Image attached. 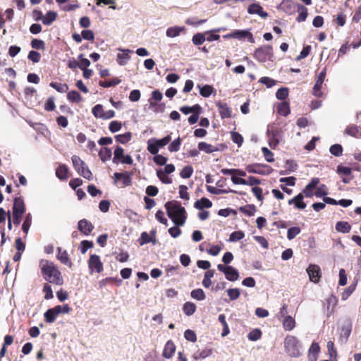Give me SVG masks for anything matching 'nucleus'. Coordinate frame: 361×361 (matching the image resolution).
I'll use <instances>...</instances> for the list:
<instances>
[{
	"instance_id": "f257e3e1",
	"label": "nucleus",
	"mask_w": 361,
	"mask_h": 361,
	"mask_svg": "<svg viewBox=\"0 0 361 361\" xmlns=\"http://www.w3.org/2000/svg\"><path fill=\"white\" fill-rule=\"evenodd\" d=\"M39 268L43 279L49 283L61 286L63 283V278L54 262L47 259H42L39 262Z\"/></svg>"
},
{
	"instance_id": "f03ea898",
	"label": "nucleus",
	"mask_w": 361,
	"mask_h": 361,
	"mask_svg": "<svg viewBox=\"0 0 361 361\" xmlns=\"http://www.w3.org/2000/svg\"><path fill=\"white\" fill-rule=\"evenodd\" d=\"M167 214L176 226H183L186 219L185 209L177 202H167L165 204Z\"/></svg>"
},
{
	"instance_id": "7ed1b4c3",
	"label": "nucleus",
	"mask_w": 361,
	"mask_h": 361,
	"mask_svg": "<svg viewBox=\"0 0 361 361\" xmlns=\"http://www.w3.org/2000/svg\"><path fill=\"white\" fill-rule=\"evenodd\" d=\"M285 352L292 357H298L301 355L300 350V341L296 336L287 335L283 341Z\"/></svg>"
},
{
	"instance_id": "20e7f679",
	"label": "nucleus",
	"mask_w": 361,
	"mask_h": 361,
	"mask_svg": "<svg viewBox=\"0 0 361 361\" xmlns=\"http://www.w3.org/2000/svg\"><path fill=\"white\" fill-rule=\"evenodd\" d=\"M72 163L74 169L83 178L90 180L93 178L92 173L89 169L85 161L77 155H73L71 157Z\"/></svg>"
},
{
	"instance_id": "39448f33",
	"label": "nucleus",
	"mask_w": 361,
	"mask_h": 361,
	"mask_svg": "<svg viewBox=\"0 0 361 361\" xmlns=\"http://www.w3.org/2000/svg\"><path fill=\"white\" fill-rule=\"evenodd\" d=\"M245 170L250 173H256L259 175H269L274 169L265 164L255 163L248 164L245 166Z\"/></svg>"
},
{
	"instance_id": "423d86ee",
	"label": "nucleus",
	"mask_w": 361,
	"mask_h": 361,
	"mask_svg": "<svg viewBox=\"0 0 361 361\" xmlns=\"http://www.w3.org/2000/svg\"><path fill=\"white\" fill-rule=\"evenodd\" d=\"M255 58L259 62H265L273 56V49L271 45H265L257 48L254 54Z\"/></svg>"
},
{
	"instance_id": "0eeeda50",
	"label": "nucleus",
	"mask_w": 361,
	"mask_h": 361,
	"mask_svg": "<svg viewBox=\"0 0 361 361\" xmlns=\"http://www.w3.org/2000/svg\"><path fill=\"white\" fill-rule=\"evenodd\" d=\"M113 162L115 164L121 162L122 164L131 165L133 163V160L130 155H124V149L118 145L114 149Z\"/></svg>"
},
{
	"instance_id": "6e6552de",
	"label": "nucleus",
	"mask_w": 361,
	"mask_h": 361,
	"mask_svg": "<svg viewBox=\"0 0 361 361\" xmlns=\"http://www.w3.org/2000/svg\"><path fill=\"white\" fill-rule=\"evenodd\" d=\"M326 75V68L323 69L317 75L316 82L313 87L312 93L317 97H322V87Z\"/></svg>"
},
{
	"instance_id": "1a4fd4ad",
	"label": "nucleus",
	"mask_w": 361,
	"mask_h": 361,
	"mask_svg": "<svg viewBox=\"0 0 361 361\" xmlns=\"http://www.w3.org/2000/svg\"><path fill=\"white\" fill-rule=\"evenodd\" d=\"M88 267L92 272L95 271L97 273H100L103 271V264L99 257L96 255L90 256L88 260Z\"/></svg>"
},
{
	"instance_id": "9d476101",
	"label": "nucleus",
	"mask_w": 361,
	"mask_h": 361,
	"mask_svg": "<svg viewBox=\"0 0 361 361\" xmlns=\"http://www.w3.org/2000/svg\"><path fill=\"white\" fill-rule=\"evenodd\" d=\"M307 272L311 281L314 283L319 281L322 276V272L318 265L310 264L307 269Z\"/></svg>"
},
{
	"instance_id": "9b49d317",
	"label": "nucleus",
	"mask_w": 361,
	"mask_h": 361,
	"mask_svg": "<svg viewBox=\"0 0 361 361\" xmlns=\"http://www.w3.org/2000/svg\"><path fill=\"white\" fill-rule=\"evenodd\" d=\"M319 183V178H312L310 182L305 186L301 193L304 197H312L314 195V190H316L317 185Z\"/></svg>"
},
{
	"instance_id": "f8f14e48",
	"label": "nucleus",
	"mask_w": 361,
	"mask_h": 361,
	"mask_svg": "<svg viewBox=\"0 0 361 361\" xmlns=\"http://www.w3.org/2000/svg\"><path fill=\"white\" fill-rule=\"evenodd\" d=\"M337 173L344 176L342 178V181L344 183H348L353 179L352 169L350 167L339 165L337 167Z\"/></svg>"
},
{
	"instance_id": "ddd939ff",
	"label": "nucleus",
	"mask_w": 361,
	"mask_h": 361,
	"mask_svg": "<svg viewBox=\"0 0 361 361\" xmlns=\"http://www.w3.org/2000/svg\"><path fill=\"white\" fill-rule=\"evenodd\" d=\"M219 115L222 119L229 118L231 117V109L226 103L218 102L216 104Z\"/></svg>"
},
{
	"instance_id": "4468645a",
	"label": "nucleus",
	"mask_w": 361,
	"mask_h": 361,
	"mask_svg": "<svg viewBox=\"0 0 361 361\" xmlns=\"http://www.w3.org/2000/svg\"><path fill=\"white\" fill-rule=\"evenodd\" d=\"M114 177L115 178V182L116 183L118 180L122 181V186L121 187H126L129 186L132 183V179L130 176L127 173H118L116 172L114 174Z\"/></svg>"
},
{
	"instance_id": "2eb2a0df",
	"label": "nucleus",
	"mask_w": 361,
	"mask_h": 361,
	"mask_svg": "<svg viewBox=\"0 0 361 361\" xmlns=\"http://www.w3.org/2000/svg\"><path fill=\"white\" fill-rule=\"evenodd\" d=\"M247 13L250 14H257L262 18H266L268 16V13L258 4H250L247 8Z\"/></svg>"
},
{
	"instance_id": "dca6fc26",
	"label": "nucleus",
	"mask_w": 361,
	"mask_h": 361,
	"mask_svg": "<svg viewBox=\"0 0 361 361\" xmlns=\"http://www.w3.org/2000/svg\"><path fill=\"white\" fill-rule=\"evenodd\" d=\"M25 212V205L22 197H16L13 201V213L23 214Z\"/></svg>"
},
{
	"instance_id": "f3484780",
	"label": "nucleus",
	"mask_w": 361,
	"mask_h": 361,
	"mask_svg": "<svg viewBox=\"0 0 361 361\" xmlns=\"http://www.w3.org/2000/svg\"><path fill=\"white\" fill-rule=\"evenodd\" d=\"M303 194L299 193L293 198L288 200V204H293L294 207L298 209H304L306 207V203L303 201Z\"/></svg>"
},
{
	"instance_id": "a211bd4d",
	"label": "nucleus",
	"mask_w": 361,
	"mask_h": 361,
	"mask_svg": "<svg viewBox=\"0 0 361 361\" xmlns=\"http://www.w3.org/2000/svg\"><path fill=\"white\" fill-rule=\"evenodd\" d=\"M78 230L85 235H89L94 228V226L92 224L90 221H88L87 219H82L79 221Z\"/></svg>"
},
{
	"instance_id": "6ab92c4d",
	"label": "nucleus",
	"mask_w": 361,
	"mask_h": 361,
	"mask_svg": "<svg viewBox=\"0 0 361 361\" xmlns=\"http://www.w3.org/2000/svg\"><path fill=\"white\" fill-rule=\"evenodd\" d=\"M60 314L59 307H56V306L53 308L49 309L46 311L44 314V320L47 323H53L56 317Z\"/></svg>"
},
{
	"instance_id": "aec40b11",
	"label": "nucleus",
	"mask_w": 361,
	"mask_h": 361,
	"mask_svg": "<svg viewBox=\"0 0 361 361\" xmlns=\"http://www.w3.org/2000/svg\"><path fill=\"white\" fill-rule=\"evenodd\" d=\"M176 348L174 343L171 340L168 341L166 342V343L164 346V350H163V353H162L163 357L166 359L171 358L174 355Z\"/></svg>"
},
{
	"instance_id": "412c9836",
	"label": "nucleus",
	"mask_w": 361,
	"mask_h": 361,
	"mask_svg": "<svg viewBox=\"0 0 361 361\" xmlns=\"http://www.w3.org/2000/svg\"><path fill=\"white\" fill-rule=\"evenodd\" d=\"M68 173V168L65 164H60L56 170V176L61 180H66L69 178Z\"/></svg>"
},
{
	"instance_id": "4be33fe9",
	"label": "nucleus",
	"mask_w": 361,
	"mask_h": 361,
	"mask_svg": "<svg viewBox=\"0 0 361 361\" xmlns=\"http://www.w3.org/2000/svg\"><path fill=\"white\" fill-rule=\"evenodd\" d=\"M320 347L317 343L313 342L309 348L308 359L310 361H317Z\"/></svg>"
},
{
	"instance_id": "5701e85b",
	"label": "nucleus",
	"mask_w": 361,
	"mask_h": 361,
	"mask_svg": "<svg viewBox=\"0 0 361 361\" xmlns=\"http://www.w3.org/2000/svg\"><path fill=\"white\" fill-rule=\"evenodd\" d=\"M57 259L63 264L71 267L73 264L72 262L66 252V250H58Z\"/></svg>"
},
{
	"instance_id": "b1692460",
	"label": "nucleus",
	"mask_w": 361,
	"mask_h": 361,
	"mask_svg": "<svg viewBox=\"0 0 361 361\" xmlns=\"http://www.w3.org/2000/svg\"><path fill=\"white\" fill-rule=\"evenodd\" d=\"M207 190L209 192L214 195H221V194H227L229 192L238 193L239 195H243L241 192H236L235 190H231L230 188L228 189H221L217 188L211 185H207Z\"/></svg>"
},
{
	"instance_id": "393cba45",
	"label": "nucleus",
	"mask_w": 361,
	"mask_h": 361,
	"mask_svg": "<svg viewBox=\"0 0 361 361\" xmlns=\"http://www.w3.org/2000/svg\"><path fill=\"white\" fill-rule=\"evenodd\" d=\"M281 322L283 329L287 331H292L296 326L295 320L291 316L286 317Z\"/></svg>"
},
{
	"instance_id": "a878e982",
	"label": "nucleus",
	"mask_w": 361,
	"mask_h": 361,
	"mask_svg": "<svg viewBox=\"0 0 361 361\" xmlns=\"http://www.w3.org/2000/svg\"><path fill=\"white\" fill-rule=\"evenodd\" d=\"M155 234L156 232L154 231H152L150 232V235H149L147 232H143L141 234L140 238H139L138 241L140 245H143L145 243H148L149 242H155Z\"/></svg>"
},
{
	"instance_id": "bb28decb",
	"label": "nucleus",
	"mask_w": 361,
	"mask_h": 361,
	"mask_svg": "<svg viewBox=\"0 0 361 361\" xmlns=\"http://www.w3.org/2000/svg\"><path fill=\"white\" fill-rule=\"evenodd\" d=\"M345 133L355 138L361 137V128L356 125H350L345 130Z\"/></svg>"
},
{
	"instance_id": "cd10ccee",
	"label": "nucleus",
	"mask_w": 361,
	"mask_h": 361,
	"mask_svg": "<svg viewBox=\"0 0 361 361\" xmlns=\"http://www.w3.org/2000/svg\"><path fill=\"white\" fill-rule=\"evenodd\" d=\"M232 36L234 39H241L249 37L250 41L252 40V35L248 30H235L232 32Z\"/></svg>"
},
{
	"instance_id": "c85d7f7f",
	"label": "nucleus",
	"mask_w": 361,
	"mask_h": 361,
	"mask_svg": "<svg viewBox=\"0 0 361 361\" xmlns=\"http://www.w3.org/2000/svg\"><path fill=\"white\" fill-rule=\"evenodd\" d=\"M226 279L230 281H235L238 279L239 274L237 269L231 266H228L226 271H224Z\"/></svg>"
},
{
	"instance_id": "c756f323",
	"label": "nucleus",
	"mask_w": 361,
	"mask_h": 361,
	"mask_svg": "<svg viewBox=\"0 0 361 361\" xmlns=\"http://www.w3.org/2000/svg\"><path fill=\"white\" fill-rule=\"evenodd\" d=\"M119 50L122 51L123 53L118 54L117 55V62L121 66H124L127 61L130 59L129 53L132 52L131 50L129 49H121Z\"/></svg>"
},
{
	"instance_id": "7c9ffc66",
	"label": "nucleus",
	"mask_w": 361,
	"mask_h": 361,
	"mask_svg": "<svg viewBox=\"0 0 361 361\" xmlns=\"http://www.w3.org/2000/svg\"><path fill=\"white\" fill-rule=\"evenodd\" d=\"M57 16L58 15L56 12L49 11L43 16L42 23L44 25H50L56 20Z\"/></svg>"
},
{
	"instance_id": "2f4dec72",
	"label": "nucleus",
	"mask_w": 361,
	"mask_h": 361,
	"mask_svg": "<svg viewBox=\"0 0 361 361\" xmlns=\"http://www.w3.org/2000/svg\"><path fill=\"white\" fill-rule=\"evenodd\" d=\"M198 149H199V150L203 151L207 154H210V153H212V152H216L219 150L218 147H216L211 144L207 143L205 142H199Z\"/></svg>"
},
{
	"instance_id": "473e14b6",
	"label": "nucleus",
	"mask_w": 361,
	"mask_h": 361,
	"mask_svg": "<svg viewBox=\"0 0 361 361\" xmlns=\"http://www.w3.org/2000/svg\"><path fill=\"white\" fill-rule=\"evenodd\" d=\"M212 206V202L207 197H202L195 202L194 207L197 209H202L204 208H210Z\"/></svg>"
},
{
	"instance_id": "72a5a7b5",
	"label": "nucleus",
	"mask_w": 361,
	"mask_h": 361,
	"mask_svg": "<svg viewBox=\"0 0 361 361\" xmlns=\"http://www.w3.org/2000/svg\"><path fill=\"white\" fill-rule=\"evenodd\" d=\"M298 12L299 13V14L296 18V20L299 23L305 21L308 15L307 8L302 4H298Z\"/></svg>"
},
{
	"instance_id": "f704fd0d",
	"label": "nucleus",
	"mask_w": 361,
	"mask_h": 361,
	"mask_svg": "<svg viewBox=\"0 0 361 361\" xmlns=\"http://www.w3.org/2000/svg\"><path fill=\"white\" fill-rule=\"evenodd\" d=\"M67 99L71 102L79 103L82 101V97L78 92L71 90L68 92Z\"/></svg>"
},
{
	"instance_id": "c9c22d12",
	"label": "nucleus",
	"mask_w": 361,
	"mask_h": 361,
	"mask_svg": "<svg viewBox=\"0 0 361 361\" xmlns=\"http://www.w3.org/2000/svg\"><path fill=\"white\" fill-rule=\"evenodd\" d=\"M196 305L192 302H186L183 307V311L187 316L193 314L196 311Z\"/></svg>"
},
{
	"instance_id": "e433bc0d",
	"label": "nucleus",
	"mask_w": 361,
	"mask_h": 361,
	"mask_svg": "<svg viewBox=\"0 0 361 361\" xmlns=\"http://www.w3.org/2000/svg\"><path fill=\"white\" fill-rule=\"evenodd\" d=\"M112 155V152L111 149L108 147H102L99 152V157L101 159V160L104 162L106 161L107 160L110 159Z\"/></svg>"
},
{
	"instance_id": "4c0bfd02",
	"label": "nucleus",
	"mask_w": 361,
	"mask_h": 361,
	"mask_svg": "<svg viewBox=\"0 0 361 361\" xmlns=\"http://www.w3.org/2000/svg\"><path fill=\"white\" fill-rule=\"evenodd\" d=\"M278 113L283 116H287L290 113V106L288 102H283L277 107Z\"/></svg>"
},
{
	"instance_id": "58836bf2",
	"label": "nucleus",
	"mask_w": 361,
	"mask_h": 361,
	"mask_svg": "<svg viewBox=\"0 0 361 361\" xmlns=\"http://www.w3.org/2000/svg\"><path fill=\"white\" fill-rule=\"evenodd\" d=\"M351 226L347 221H338L336 224V230L338 232L347 233L350 231Z\"/></svg>"
},
{
	"instance_id": "ea45409f",
	"label": "nucleus",
	"mask_w": 361,
	"mask_h": 361,
	"mask_svg": "<svg viewBox=\"0 0 361 361\" xmlns=\"http://www.w3.org/2000/svg\"><path fill=\"white\" fill-rule=\"evenodd\" d=\"M185 29L184 27H171L166 30V35L169 37H176Z\"/></svg>"
},
{
	"instance_id": "a19ab883",
	"label": "nucleus",
	"mask_w": 361,
	"mask_h": 361,
	"mask_svg": "<svg viewBox=\"0 0 361 361\" xmlns=\"http://www.w3.org/2000/svg\"><path fill=\"white\" fill-rule=\"evenodd\" d=\"M49 85L60 93H65L68 90V85L66 83L51 82Z\"/></svg>"
},
{
	"instance_id": "79ce46f5",
	"label": "nucleus",
	"mask_w": 361,
	"mask_h": 361,
	"mask_svg": "<svg viewBox=\"0 0 361 361\" xmlns=\"http://www.w3.org/2000/svg\"><path fill=\"white\" fill-rule=\"evenodd\" d=\"M239 210L245 215L248 216H252L255 214L256 212V207L254 204H247L244 207H240Z\"/></svg>"
},
{
	"instance_id": "37998d69",
	"label": "nucleus",
	"mask_w": 361,
	"mask_h": 361,
	"mask_svg": "<svg viewBox=\"0 0 361 361\" xmlns=\"http://www.w3.org/2000/svg\"><path fill=\"white\" fill-rule=\"evenodd\" d=\"M132 137V134L130 132H127L124 134H120L115 136V140L116 142L121 143V144H126L128 142Z\"/></svg>"
},
{
	"instance_id": "c03bdc74",
	"label": "nucleus",
	"mask_w": 361,
	"mask_h": 361,
	"mask_svg": "<svg viewBox=\"0 0 361 361\" xmlns=\"http://www.w3.org/2000/svg\"><path fill=\"white\" fill-rule=\"evenodd\" d=\"M206 41L204 33L198 32L192 36V42L196 46L202 44Z\"/></svg>"
},
{
	"instance_id": "a18cd8bd",
	"label": "nucleus",
	"mask_w": 361,
	"mask_h": 361,
	"mask_svg": "<svg viewBox=\"0 0 361 361\" xmlns=\"http://www.w3.org/2000/svg\"><path fill=\"white\" fill-rule=\"evenodd\" d=\"M32 49L37 50H44L46 49L45 42L39 39H33L30 42Z\"/></svg>"
},
{
	"instance_id": "49530a36",
	"label": "nucleus",
	"mask_w": 361,
	"mask_h": 361,
	"mask_svg": "<svg viewBox=\"0 0 361 361\" xmlns=\"http://www.w3.org/2000/svg\"><path fill=\"white\" fill-rule=\"evenodd\" d=\"M149 107L152 108L156 113L163 112L165 110L166 105L164 103H157L149 99Z\"/></svg>"
},
{
	"instance_id": "de8ad7c7",
	"label": "nucleus",
	"mask_w": 361,
	"mask_h": 361,
	"mask_svg": "<svg viewBox=\"0 0 361 361\" xmlns=\"http://www.w3.org/2000/svg\"><path fill=\"white\" fill-rule=\"evenodd\" d=\"M214 92V87L209 85L202 86L200 90V94L204 97H209Z\"/></svg>"
},
{
	"instance_id": "09e8293b",
	"label": "nucleus",
	"mask_w": 361,
	"mask_h": 361,
	"mask_svg": "<svg viewBox=\"0 0 361 361\" xmlns=\"http://www.w3.org/2000/svg\"><path fill=\"white\" fill-rule=\"evenodd\" d=\"M191 297L197 300H203L206 295L202 289L197 288L191 291Z\"/></svg>"
},
{
	"instance_id": "8fccbe9b",
	"label": "nucleus",
	"mask_w": 361,
	"mask_h": 361,
	"mask_svg": "<svg viewBox=\"0 0 361 361\" xmlns=\"http://www.w3.org/2000/svg\"><path fill=\"white\" fill-rule=\"evenodd\" d=\"M121 82V80L120 79L115 78L110 80L100 81L99 85L103 87H110L118 85Z\"/></svg>"
},
{
	"instance_id": "3c124183",
	"label": "nucleus",
	"mask_w": 361,
	"mask_h": 361,
	"mask_svg": "<svg viewBox=\"0 0 361 361\" xmlns=\"http://www.w3.org/2000/svg\"><path fill=\"white\" fill-rule=\"evenodd\" d=\"M329 152L336 157H341L343 154V147L339 144H334L330 147Z\"/></svg>"
},
{
	"instance_id": "603ef678",
	"label": "nucleus",
	"mask_w": 361,
	"mask_h": 361,
	"mask_svg": "<svg viewBox=\"0 0 361 361\" xmlns=\"http://www.w3.org/2000/svg\"><path fill=\"white\" fill-rule=\"evenodd\" d=\"M180 145L181 139L178 137L169 144L168 149L171 152H178L180 149Z\"/></svg>"
},
{
	"instance_id": "864d4df0",
	"label": "nucleus",
	"mask_w": 361,
	"mask_h": 361,
	"mask_svg": "<svg viewBox=\"0 0 361 361\" xmlns=\"http://www.w3.org/2000/svg\"><path fill=\"white\" fill-rule=\"evenodd\" d=\"M157 176L163 183L171 184L172 183V178L167 176L161 169L157 171Z\"/></svg>"
},
{
	"instance_id": "5fc2aeb1",
	"label": "nucleus",
	"mask_w": 361,
	"mask_h": 361,
	"mask_svg": "<svg viewBox=\"0 0 361 361\" xmlns=\"http://www.w3.org/2000/svg\"><path fill=\"white\" fill-rule=\"evenodd\" d=\"M32 224V216L30 213L27 214L22 225V230L25 233H27Z\"/></svg>"
},
{
	"instance_id": "6e6d98bb",
	"label": "nucleus",
	"mask_w": 361,
	"mask_h": 361,
	"mask_svg": "<svg viewBox=\"0 0 361 361\" xmlns=\"http://www.w3.org/2000/svg\"><path fill=\"white\" fill-rule=\"evenodd\" d=\"M262 336V331L259 329H255L252 330L247 335V338L250 341H256L259 340Z\"/></svg>"
},
{
	"instance_id": "4d7b16f0",
	"label": "nucleus",
	"mask_w": 361,
	"mask_h": 361,
	"mask_svg": "<svg viewBox=\"0 0 361 361\" xmlns=\"http://www.w3.org/2000/svg\"><path fill=\"white\" fill-rule=\"evenodd\" d=\"M147 150L153 155H157L159 152V147L153 139L149 140L147 142Z\"/></svg>"
},
{
	"instance_id": "13d9d810",
	"label": "nucleus",
	"mask_w": 361,
	"mask_h": 361,
	"mask_svg": "<svg viewBox=\"0 0 361 361\" xmlns=\"http://www.w3.org/2000/svg\"><path fill=\"white\" fill-rule=\"evenodd\" d=\"M288 89L287 87H281L276 93V97L279 100H284L288 97Z\"/></svg>"
},
{
	"instance_id": "bf43d9fd",
	"label": "nucleus",
	"mask_w": 361,
	"mask_h": 361,
	"mask_svg": "<svg viewBox=\"0 0 361 361\" xmlns=\"http://www.w3.org/2000/svg\"><path fill=\"white\" fill-rule=\"evenodd\" d=\"M262 152L264 157V159L267 162L272 163L274 161V153L270 151L267 147H262Z\"/></svg>"
},
{
	"instance_id": "052dcab7",
	"label": "nucleus",
	"mask_w": 361,
	"mask_h": 361,
	"mask_svg": "<svg viewBox=\"0 0 361 361\" xmlns=\"http://www.w3.org/2000/svg\"><path fill=\"white\" fill-rule=\"evenodd\" d=\"M193 173V169L191 166H185L183 168L180 173V176L183 178H190Z\"/></svg>"
},
{
	"instance_id": "680f3d73",
	"label": "nucleus",
	"mask_w": 361,
	"mask_h": 361,
	"mask_svg": "<svg viewBox=\"0 0 361 361\" xmlns=\"http://www.w3.org/2000/svg\"><path fill=\"white\" fill-rule=\"evenodd\" d=\"M92 114L96 118H102L103 114L104 113L103 106L102 104H97L92 108Z\"/></svg>"
},
{
	"instance_id": "e2e57ef3",
	"label": "nucleus",
	"mask_w": 361,
	"mask_h": 361,
	"mask_svg": "<svg viewBox=\"0 0 361 361\" xmlns=\"http://www.w3.org/2000/svg\"><path fill=\"white\" fill-rule=\"evenodd\" d=\"M301 230L300 227L298 226H293L290 227L288 229L287 232V238L289 240L293 239L297 235H298L300 233Z\"/></svg>"
},
{
	"instance_id": "0e129e2a",
	"label": "nucleus",
	"mask_w": 361,
	"mask_h": 361,
	"mask_svg": "<svg viewBox=\"0 0 361 361\" xmlns=\"http://www.w3.org/2000/svg\"><path fill=\"white\" fill-rule=\"evenodd\" d=\"M43 292L45 293L44 298L46 300H50L54 298L51 287L48 283L44 284Z\"/></svg>"
},
{
	"instance_id": "69168bd1",
	"label": "nucleus",
	"mask_w": 361,
	"mask_h": 361,
	"mask_svg": "<svg viewBox=\"0 0 361 361\" xmlns=\"http://www.w3.org/2000/svg\"><path fill=\"white\" fill-rule=\"evenodd\" d=\"M27 59L33 63H38L41 59V54L37 51L32 50L29 52Z\"/></svg>"
},
{
	"instance_id": "338daca9",
	"label": "nucleus",
	"mask_w": 361,
	"mask_h": 361,
	"mask_svg": "<svg viewBox=\"0 0 361 361\" xmlns=\"http://www.w3.org/2000/svg\"><path fill=\"white\" fill-rule=\"evenodd\" d=\"M245 234L243 231H234L230 235L229 240L231 242H236L243 238Z\"/></svg>"
},
{
	"instance_id": "774afa93",
	"label": "nucleus",
	"mask_w": 361,
	"mask_h": 361,
	"mask_svg": "<svg viewBox=\"0 0 361 361\" xmlns=\"http://www.w3.org/2000/svg\"><path fill=\"white\" fill-rule=\"evenodd\" d=\"M227 293L231 300H237L240 295V292L238 288H229L227 290Z\"/></svg>"
}]
</instances>
